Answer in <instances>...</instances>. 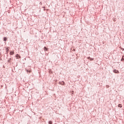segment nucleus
Returning <instances> with one entry per match:
<instances>
[{"mask_svg":"<svg viewBox=\"0 0 124 124\" xmlns=\"http://www.w3.org/2000/svg\"><path fill=\"white\" fill-rule=\"evenodd\" d=\"M16 59H20L21 58V56H20V55H19V54H16Z\"/></svg>","mask_w":124,"mask_h":124,"instance_id":"nucleus-1","label":"nucleus"},{"mask_svg":"<svg viewBox=\"0 0 124 124\" xmlns=\"http://www.w3.org/2000/svg\"><path fill=\"white\" fill-rule=\"evenodd\" d=\"M113 72L114 73H118V74L119 73V72L118 70H114Z\"/></svg>","mask_w":124,"mask_h":124,"instance_id":"nucleus-2","label":"nucleus"},{"mask_svg":"<svg viewBox=\"0 0 124 124\" xmlns=\"http://www.w3.org/2000/svg\"><path fill=\"white\" fill-rule=\"evenodd\" d=\"M88 60H90V61H93V59L91 58L90 57H89L88 58Z\"/></svg>","mask_w":124,"mask_h":124,"instance_id":"nucleus-3","label":"nucleus"},{"mask_svg":"<svg viewBox=\"0 0 124 124\" xmlns=\"http://www.w3.org/2000/svg\"><path fill=\"white\" fill-rule=\"evenodd\" d=\"M10 55H14V51H10Z\"/></svg>","mask_w":124,"mask_h":124,"instance_id":"nucleus-4","label":"nucleus"},{"mask_svg":"<svg viewBox=\"0 0 124 124\" xmlns=\"http://www.w3.org/2000/svg\"><path fill=\"white\" fill-rule=\"evenodd\" d=\"M45 51H47L48 50V48L46 47V46L44 47Z\"/></svg>","mask_w":124,"mask_h":124,"instance_id":"nucleus-5","label":"nucleus"},{"mask_svg":"<svg viewBox=\"0 0 124 124\" xmlns=\"http://www.w3.org/2000/svg\"><path fill=\"white\" fill-rule=\"evenodd\" d=\"M118 107H120V108H122V105L121 104H119L118 105Z\"/></svg>","mask_w":124,"mask_h":124,"instance_id":"nucleus-6","label":"nucleus"},{"mask_svg":"<svg viewBox=\"0 0 124 124\" xmlns=\"http://www.w3.org/2000/svg\"><path fill=\"white\" fill-rule=\"evenodd\" d=\"M7 40V39H6V37H4V41H6Z\"/></svg>","mask_w":124,"mask_h":124,"instance_id":"nucleus-7","label":"nucleus"},{"mask_svg":"<svg viewBox=\"0 0 124 124\" xmlns=\"http://www.w3.org/2000/svg\"><path fill=\"white\" fill-rule=\"evenodd\" d=\"M27 72H29V73H31V70H27Z\"/></svg>","mask_w":124,"mask_h":124,"instance_id":"nucleus-8","label":"nucleus"},{"mask_svg":"<svg viewBox=\"0 0 124 124\" xmlns=\"http://www.w3.org/2000/svg\"><path fill=\"white\" fill-rule=\"evenodd\" d=\"M48 124H52V121H49Z\"/></svg>","mask_w":124,"mask_h":124,"instance_id":"nucleus-9","label":"nucleus"},{"mask_svg":"<svg viewBox=\"0 0 124 124\" xmlns=\"http://www.w3.org/2000/svg\"><path fill=\"white\" fill-rule=\"evenodd\" d=\"M6 51L7 52H8V51H9V49L8 48V47L6 48Z\"/></svg>","mask_w":124,"mask_h":124,"instance_id":"nucleus-10","label":"nucleus"},{"mask_svg":"<svg viewBox=\"0 0 124 124\" xmlns=\"http://www.w3.org/2000/svg\"><path fill=\"white\" fill-rule=\"evenodd\" d=\"M62 85H64V82L62 81Z\"/></svg>","mask_w":124,"mask_h":124,"instance_id":"nucleus-11","label":"nucleus"}]
</instances>
